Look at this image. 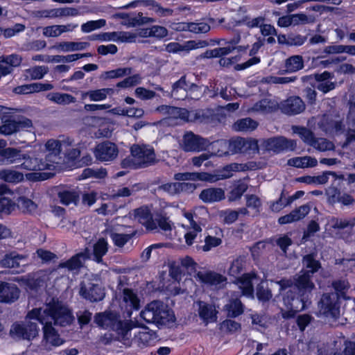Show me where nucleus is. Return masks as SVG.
Listing matches in <instances>:
<instances>
[{"label":"nucleus","mask_w":355,"mask_h":355,"mask_svg":"<svg viewBox=\"0 0 355 355\" xmlns=\"http://www.w3.org/2000/svg\"><path fill=\"white\" fill-rule=\"evenodd\" d=\"M246 264V256L239 255L234 259L230 264L228 270L230 276L237 277L245 269Z\"/></svg>","instance_id":"e433bc0d"},{"label":"nucleus","mask_w":355,"mask_h":355,"mask_svg":"<svg viewBox=\"0 0 355 355\" xmlns=\"http://www.w3.org/2000/svg\"><path fill=\"white\" fill-rule=\"evenodd\" d=\"M245 309L240 297H231L223 306V311L227 318H236L243 314Z\"/></svg>","instance_id":"f3484780"},{"label":"nucleus","mask_w":355,"mask_h":355,"mask_svg":"<svg viewBox=\"0 0 355 355\" xmlns=\"http://www.w3.org/2000/svg\"><path fill=\"white\" fill-rule=\"evenodd\" d=\"M25 324L15 322L12 325L10 331L12 336H15L28 340H33L38 335V323L44 324L45 319L41 309L34 308L28 312Z\"/></svg>","instance_id":"f03ea898"},{"label":"nucleus","mask_w":355,"mask_h":355,"mask_svg":"<svg viewBox=\"0 0 355 355\" xmlns=\"http://www.w3.org/2000/svg\"><path fill=\"white\" fill-rule=\"evenodd\" d=\"M89 45L87 42H62L58 47L62 51H81Z\"/></svg>","instance_id":"79ce46f5"},{"label":"nucleus","mask_w":355,"mask_h":355,"mask_svg":"<svg viewBox=\"0 0 355 355\" xmlns=\"http://www.w3.org/2000/svg\"><path fill=\"white\" fill-rule=\"evenodd\" d=\"M140 6L148 8L160 17L171 16L173 13V9L162 7L155 0H141Z\"/></svg>","instance_id":"393cba45"},{"label":"nucleus","mask_w":355,"mask_h":355,"mask_svg":"<svg viewBox=\"0 0 355 355\" xmlns=\"http://www.w3.org/2000/svg\"><path fill=\"white\" fill-rule=\"evenodd\" d=\"M198 277L202 283L210 286H217L227 281V278L223 275L211 270L198 272Z\"/></svg>","instance_id":"5701e85b"},{"label":"nucleus","mask_w":355,"mask_h":355,"mask_svg":"<svg viewBox=\"0 0 355 355\" xmlns=\"http://www.w3.org/2000/svg\"><path fill=\"white\" fill-rule=\"evenodd\" d=\"M1 123L0 134L6 136L17 133L33 125L32 121L30 119L22 117L21 119L16 120L12 115H3L1 117Z\"/></svg>","instance_id":"423d86ee"},{"label":"nucleus","mask_w":355,"mask_h":355,"mask_svg":"<svg viewBox=\"0 0 355 355\" xmlns=\"http://www.w3.org/2000/svg\"><path fill=\"white\" fill-rule=\"evenodd\" d=\"M0 59L1 60V62H3L5 64L7 65V67H10L12 69L19 66L21 63V58L15 53L8 55L0 56Z\"/></svg>","instance_id":"5fc2aeb1"},{"label":"nucleus","mask_w":355,"mask_h":355,"mask_svg":"<svg viewBox=\"0 0 355 355\" xmlns=\"http://www.w3.org/2000/svg\"><path fill=\"white\" fill-rule=\"evenodd\" d=\"M131 345L135 343L138 347L144 349L154 345L157 340L156 331L150 330L146 327H143L131 338Z\"/></svg>","instance_id":"f8f14e48"},{"label":"nucleus","mask_w":355,"mask_h":355,"mask_svg":"<svg viewBox=\"0 0 355 355\" xmlns=\"http://www.w3.org/2000/svg\"><path fill=\"white\" fill-rule=\"evenodd\" d=\"M264 19L262 17H257L250 19L248 16H244L237 21V25H246L250 28L261 27Z\"/></svg>","instance_id":"3c124183"},{"label":"nucleus","mask_w":355,"mask_h":355,"mask_svg":"<svg viewBox=\"0 0 355 355\" xmlns=\"http://www.w3.org/2000/svg\"><path fill=\"white\" fill-rule=\"evenodd\" d=\"M318 308L321 314L336 318L340 315V301L333 292L324 293L318 302Z\"/></svg>","instance_id":"0eeeda50"},{"label":"nucleus","mask_w":355,"mask_h":355,"mask_svg":"<svg viewBox=\"0 0 355 355\" xmlns=\"http://www.w3.org/2000/svg\"><path fill=\"white\" fill-rule=\"evenodd\" d=\"M248 189V184L243 180H239L233 185L231 190L228 192V200L230 202H234L241 199Z\"/></svg>","instance_id":"f704fd0d"},{"label":"nucleus","mask_w":355,"mask_h":355,"mask_svg":"<svg viewBox=\"0 0 355 355\" xmlns=\"http://www.w3.org/2000/svg\"><path fill=\"white\" fill-rule=\"evenodd\" d=\"M20 290L18 286L12 283L0 281V302L12 303L19 297Z\"/></svg>","instance_id":"2eb2a0df"},{"label":"nucleus","mask_w":355,"mask_h":355,"mask_svg":"<svg viewBox=\"0 0 355 355\" xmlns=\"http://www.w3.org/2000/svg\"><path fill=\"white\" fill-rule=\"evenodd\" d=\"M193 181H202L209 183L217 182V178H215L214 174L208 172H192Z\"/></svg>","instance_id":"864d4df0"},{"label":"nucleus","mask_w":355,"mask_h":355,"mask_svg":"<svg viewBox=\"0 0 355 355\" xmlns=\"http://www.w3.org/2000/svg\"><path fill=\"white\" fill-rule=\"evenodd\" d=\"M108 246L106 239L100 238L97 240L93 246V259L94 261L98 263H103V257L107 254Z\"/></svg>","instance_id":"cd10ccee"},{"label":"nucleus","mask_w":355,"mask_h":355,"mask_svg":"<svg viewBox=\"0 0 355 355\" xmlns=\"http://www.w3.org/2000/svg\"><path fill=\"white\" fill-rule=\"evenodd\" d=\"M131 68H117L116 69L110 70L105 72L106 78L110 79L122 78L125 76L130 74Z\"/></svg>","instance_id":"052dcab7"},{"label":"nucleus","mask_w":355,"mask_h":355,"mask_svg":"<svg viewBox=\"0 0 355 355\" xmlns=\"http://www.w3.org/2000/svg\"><path fill=\"white\" fill-rule=\"evenodd\" d=\"M58 197L60 199V202L66 206L73 202L76 203L78 199V196L76 194V193L69 190L58 191Z\"/></svg>","instance_id":"37998d69"},{"label":"nucleus","mask_w":355,"mask_h":355,"mask_svg":"<svg viewBox=\"0 0 355 355\" xmlns=\"http://www.w3.org/2000/svg\"><path fill=\"white\" fill-rule=\"evenodd\" d=\"M257 277V275L254 272L243 273L241 276L237 277V282L243 286L252 285L253 279Z\"/></svg>","instance_id":"69168bd1"},{"label":"nucleus","mask_w":355,"mask_h":355,"mask_svg":"<svg viewBox=\"0 0 355 355\" xmlns=\"http://www.w3.org/2000/svg\"><path fill=\"white\" fill-rule=\"evenodd\" d=\"M182 142V149L185 152H200L207 147L206 140L192 132L184 134Z\"/></svg>","instance_id":"4468645a"},{"label":"nucleus","mask_w":355,"mask_h":355,"mask_svg":"<svg viewBox=\"0 0 355 355\" xmlns=\"http://www.w3.org/2000/svg\"><path fill=\"white\" fill-rule=\"evenodd\" d=\"M205 245L200 247L204 252H209L212 248H216L221 245L223 241L220 238L207 235L204 239Z\"/></svg>","instance_id":"8fccbe9b"},{"label":"nucleus","mask_w":355,"mask_h":355,"mask_svg":"<svg viewBox=\"0 0 355 355\" xmlns=\"http://www.w3.org/2000/svg\"><path fill=\"white\" fill-rule=\"evenodd\" d=\"M47 99L59 105H67L74 103L76 98L69 94L51 92L46 95Z\"/></svg>","instance_id":"58836bf2"},{"label":"nucleus","mask_w":355,"mask_h":355,"mask_svg":"<svg viewBox=\"0 0 355 355\" xmlns=\"http://www.w3.org/2000/svg\"><path fill=\"white\" fill-rule=\"evenodd\" d=\"M285 67L288 72H296L304 67V60L302 55H295L287 58Z\"/></svg>","instance_id":"a19ab883"},{"label":"nucleus","mask_w":355,"mask_h":355,"mask_svg":"<svg viewBox=\"0 0 355 355\" xmlns=\"http://www.w3.org/2000/svg\"><path fill=\"white\" fill-rule=\"evenodd\" d=\"M21 161H23L20 164L21 168L27 171L37 170L36 159H33L29 155L22 153Z\"/></svg>","instance_id":"13d9d810"},{"label":"nucleus","mask_w":355,"mask_h":355,"mask_svg":"<svg viewBox=\"0 0 355 355\" xmlns=\"http://www.w3.org/2000/svg\"><path fill=\"white\" fill-rule=\"evenodd\" d=\"M23 256L15 252L6 254L1 260V266L3 268H19V261L23 259Z\"/></svg>","instance_id":"4c0bfd02"},{"label":"nucleus","mask_w":355,"mask_h":355,"mask_svg":"<svg viewBox=\"0 0 355 355\" xmlns=\"http://www.w3.org/2000/svg\"><path fill=\"white\" fill-rule=\"evenodd\" d=\"M305 110V104L299 96H291L282 105V111L288 115H295Z\"/></svg>","instance_id":"a211bd4d"},{"label":"nucleus","mask_w":355,"mask_h":355,"mask_svg":"<svg viewBox=\"0 0 355 355\" xmlns=\"http://www.w3.org/2000/svg\"><path fill=\"white\" fill-rule=\"evenodd\" d=\"M282 300L285 307V309H281L282 318L286 320L292 319L298 312L307 307L309 294L290 288L283 295Z\"/></svg>","instance_id":"7ed1b4c3"},{"label":"nucleus","mask_w":355,"mask_h":355,"mask_svg":"<svg viewBox=\"0 0 355 355\" xmlns=\"http://www.w3.org/2000/svg\"><path fill=\"white\" fill-rule=\"evenodd\" d=\"M258 142L254 139L238 137L230 141L229 150L232 153H251L258 150Z\"/></svg>","instance_id":"ddd939ff"},{"label":"nucleus","mask_w":355,"mask_h":355,"mask_svg":"<svg viewBox=\"0 0 355 355\" xmlns=\"http://www.w3.org/2000/svg\"><path fill=\"white\" fill-rule=\"evenodd\" d=\"M134 236L135 233L119 234L112 232L110 234V238L112 239L114 245L119 248L123 247Z\"/></svg>","instance_id":"a18cd8bd"},{"label":"nucleus","mask_w":355,"mask_h":355,"mask_svg":"<svg viewBox=\"0 0 355 355\" xmlns=\"http://www.w3.org/2000/svg\"><path fill=\"white\" fill-rule=\"evenodd\" d=\"M92 56L90 53H76V54H70L67 55H58V59H55L56 62H71L76 61L78 59L83 58H88Z\"/></svg>","instance_id":"bf43d9fd"},{"label":"nucleus","mask_w":355,"mask_h":355,"mask_svg":"<svg viewBox=\"0 0 355 355\" xmlns=\"http://www.w3.org/2000/svg\"><path fill=\"white\" fill-rule=\"evenodd\" d=\"M135 95L141 100H150L156 96V92L145 87H139L135 89Z\"/></svg>","instance_id":"680f3d73"},{"label":"nucleus","mask_w":355,"mask_h":355,"mask_svg":"<svg viewBox=\"0 0 355 355\" xmlns=\"http://www.w3.org/2000/svg\"><path fill=\"white\" fill-rule=\"evenodd\" d=\"M198 305V315L203 322L208 323L216 321L218 311L213 304L200 301Z\"/></svg>","instance_id":"4be33fe9"},{"label":"nucleus","mask_w":355,"mask_h":355,"mask_svg":"<svg viewBox=\"0 0 355 355\" xmlns=\"http://www.w3.org/2000/svg\"><path fill=\"white\" fill-rule=\"evenodd\" d=\"M199 198L205 203L220 202L225 198V191L221 188H207L202 190Z\"/></svg>","instance_id":"aec40b11"},{"label":"nucleus","mask_w":355,"mask_h":355,"mask_svg":"<svg viewBox=\"0 0 355 355\" xmlns=\"http://www.w3.org/2000/svg\"><path fill=\"white\" fill-rule=\"evenodd\" d=\"M105 24L106 21L104 19L88 21L86 23L82 24L81 31L83 33H90L94 30L103 27L105 26Z\"/></svg>","instance_id":"09e8293b"},{"label":"nucleus","mask_w":355,"mask_h":355,"mask_svg":"<svg viewBox=\"0 0 355 355\" xmlns=\"http://www.w3.org/2000/svg\"><path fill=\"white\" fill-rule=\"evenodd\" d=\"M26 73L31 79L39 80L44 76L46 71L44 67L38 66L27 69Z\"/></svg>","instance_id":"0e129e2a"},{"label":"nucleus","mask_w":355,"mask_h":355,"mask_svg":"<svg viewBox=\"0 0 355 355\" xmlns=\"http://www.w3.org/2000/svg\"><path fill=\"white\" fill-rule=\"evenodd\" d=\"M24 179V174L21 172L10 168L0 170V180L5 182L17 184L22 182Z\"/></svg>","instance_id":"7c9ffc66"},{"label":"nucleus","mask_w":355,"mask_h":355,"mask_svg":"<svg viewBox=\"0 0 355 355\" xmlns=\"http://www.w3.org/2000/svg\"><path fill=\"white\" fill-rule=\"evenodd\" d=\"M130 153L139 167H145L155 162V153L153 148H148L146 145H132L130 148Z\"/></svg>","instance_id":"6e6552de"},{"label":"nucleus","mask_w":355,"mask_h":355,"mask_svg":"<svg viewBox=\"0 0 355 355\" xmlns=\"http://www.w3.org/2000/svg\"><path fill=\"white\" fill-rule=\"evenodd\" d=\"M154 220L157 223V227H159L162 230L165 232L171 230V222L166 215L157 214Z\"/></svg>","instance_id":"4d7b16f0"},{"label":"nucleus","mask_w":355,"mask_h":355,"mask_svg":"<svg viewBox=\"0 0 355 355\" xmlns=\"http://www.w3.org/2000/svg\"><path fill=\"white\" fill-rule=\"evenodd\" d=\"M141 317L146 323L159 327L171 320V311L162 301L154 300L146 306L141 312Z\"/></svg>","instance_id":"20e7f679"},{"label":"nucleus","mask_w":355,"mask_h":355,"mask_svg":"<svg viewBox=\"0 0 355 355\" xmlns=\"http://www.w3.org/2000/svg\"><path fill=\"white\" fill-rule=\"evenodd\" d=\"M94 322L101 329L114 331L115 339L126 347L131 346L130 331L135 324L130 320H121L120 313L111 309L96 313Z\"/></svg>","instance_id":"f257e3e1"},{"label":"nucleus","mask_w":355,"mask_h":355,"mask_svg":"<svg viewBox=\"0 0 355 355\" xmlns=\"http://www.w3.org/2000/svg\"><path fill=\"white\" fill-rule=\"evenodd\" d=\"M141 82V77L139 74H134L124 78L123 80L116 84V87L118 88H129L139 85Z\"/></svg>","instance_id":"de8ad7c7"},{"label":"nucleus","mask_w":355,"mask_h":355,"mask_svg":"<svg viewBox=\"0 0 355 355\" xmlns=\"http://www.w3.org/2000/svg\"><path fill=\"white\" fill-rule=\"evenodd\" d=\"M117 146L110 141H105L98 144L94 150L97 160L100 162L113 161L118 155Z\"/></svg>","instance_id":"9b49d317"},{"label":"nucleus","mask_w":355,"mask_h":355,"mask_svg":"<svg viewBox=\"0 0 355 355\" xmlns=\"http://www.w3.org/2000/svg\"><path fill=\"white\" fill-rule=\"evenodd\" d=\"M44 313L51 317L55 325L65 327L70 324L74 318L71 310L63 306L58 300L53 299L44 310Z\"/></svg>","instance_id":"39448f33"},{"label":"nucleus","mask_w":355,"mask_h":355,"mask_svg":"<svg viewBox=\"0 0 355 355\" xmlns=\"http://www.w3.org/2000/svg\"><path fill=\"white\" fill-rule=\"evenodd\" d=\"M302 274L295 279V286L293 289L297 291H304V293H310L315 287L313 282L311 280L313 275L304 270L301 271Z\"/></svg>","instance_id":"412c9836"},{"label":"nucleus","mask_w":355,"mask_h":355,"mask_svg":"<svg viewBox=\"0 0 355 355\" xmlns=\"http://www.w3.org/2000/svg\"><path fill=\"white\" fill-rule=\"evenodd\" d=\"M266 148L275 153L284 151H293L296 148L297 143L295 140L287 139L284 137H274L267 139L264 141Z\"/></svg>","instance_id":"9d476101"},{"label":"nucleus","mask_w":355,"mask_h":355,"mask_svg":"<svg viewBox=\"0 0 355 355\" xmlns=\"http://www.w3.org/2000/svg\"><path fill=\"white\" fill-rule=\"evenodd\" d=\"M288 164L299 168L315 167L318 164V160L310 156L297 157L288 160Z\"/></svg>","instance_id":"c756f323"},{"label":"nucleus","mask_w":355,"mask_h":355,"mask_svg":"<svg viewBox=\"0 0 355 355\" xmlns=\"http://www.w3.org/2000/svg\"><path fill=\"white\" fill-rule=\"evenodd\" d=\"M332 288L334 289V295L336 298L340 300H349L350 297L347 295L348 291L350 288L349 283L347 280L338 279L335 280L331 284Z\"/></svg>","instance_id":"c85d7f7f"},{"label":"nucleus","mask_w":355,"mask_h":355,"mask_svg":"<svg viewBox=\"0 0 355 355\" xmlns=\"http://www.w3.org/2000/svg\"><path fill=\"white\" fill-rule=\"evenodd\" d=\"M259 123L255 120L250 118H243L238 119L233 124V129L239 132H252L254 130Z\"/></svg>","instance_id":"72a5a7b5"},{"label":"nucleus","mask_w":355,"mask_h":355,"mask_svg":"<svg viewBox=\"0 0 355 355\" xmlns=\"http://www.w3.org/2000/svg\"><path fill=\"white\" fill-rule=\"evenodd\" d=\"M87 94L92 101H101L106 99V94L103 89L89 90Z\"/></svg>","instance_id":"774afa93"},{"label":"nucleus","mask_w":355,"mask_h":355,"mask_svg":"<svg viewBox=\"0 0 355 355\" xmlns=\"http://www.w3.org/2000/svg\"><path fill=\"white\" fill-rule=\"evenodd\" d=\"M257 298L259 302H268L272 297V292L264 286L263 282L259 283L256 288Z\"/></svg>","instance_id":"49530a36"},{"label":"nucleus","mask_w":355,"mask_h":355,"mask_svg":"<svg viewBox=\"0 0 355 355\" xmlns=\"http://www.w3.org/2000/svg\"><path fill=\"white\" fill-rule=\"evenodd\" d=\"M15 208V203L9 198L0 196V215H10Z\"/></svg>","instance_id":"c03bdc74"},{"label":"nucleus","mask_w":355,"mask_h":355,"mask_svg":"<svg viewBox=\"0 0 355 355\" xmlns=\"http://www.w3.org/2000/svg\"><path fill=\"white\" fill-rule=\"evenodd\" d=\"M315 257V253L311 252L305 254L302 257V264L308 269L305 271L309 272L311 275H313L317 272L322 267L320 261L317 260Z\"/></svg>","instance_id":"2f4dec72"},{"label":"nucleus","mask_w":355,"mask_h":355,"mask_svg":"<svg viewBox=\"0 0 355 355\" xmlns=\"http://www.w3.org/2000/svg\"><path fill=\"white\" fill-rule=\"evenodd\" d=\"M126 19L128 24L133 27L156 21L155 18L144 17L141 12L128 14L126 15Z\"/></svg>","instance_id":"c9c22d12"},{"label":"nucleus","mask_w":355,"mask_h":355,"mask_svg":"<svg viewBox=\"0 0 355 355\" xmlns=\"http://www.w3.org/2000/svg\"><path fill=\"white\" fill-rule=\"evenodd\" d=\"M292 130L295 134L299 135L304 143L311 146L316 143L314 133L308 128L301 125H293Z\"/></svg>","instance_id":"473e14b6"},{"label":"nucleus","mask_w":355,"mask_h":355,"mask_svg":"<svg viewBox=\"0 0 355 355\" xmlns=\"http://www.w3.org/2000/svg\"><path fill=\"white\" fill-rule=\"evenodd\" d=\"M120 306L123 315L128 318L132 316L134 311H139L140 309V299L133 289L129 288H123Z\"/></svg>","instance_id":"1a4fd4ad"},{"label":"nucleus","mask_w":355,"mask_h":355,"mask_svg":"<svg viewBox=\"0 0 355 355\" xmlns=\"http://www.w3.org/2000/svg\"><path fill=\"white\" fill-rule=\"evenodd\" d=\"M236 168V166H233V164L226 165L222 169L214 173L215 178H217V181L230 178L233 175V172Z\"/></svg>","instance_id":"603ef678"},{"label":"nucleus","mask_w":355,"mask_h":355,"mask_svg":"<svg viewBox=\"0 0 355 355\" xmlns=\"http://www.w3.org/2000/svg\"><path fill=\"white\" fill-rule=\"evenodd\" d=\"M152 37L157 40H162L168 36V31L166 28L162 26L154 25L151 26Z\"/></svg>","instance_id":"e2e57ef3"},{"label":"nucleus","mask_w":355,"mask_h":355,"mask_svg":"<svg viewBox=\"0 0 355 355\" xmlns=\"http://www.w3.org/2000/svg\"><path fill=\"white\" fill-rule=\"evenodd\" d=\"M324 128L327 132H343L345 125L341 121L330 120L325 123Z\"/></svg>","instance_id":"6e6d98bb"},{"label":"nucleus","mask_w":355,"mask_h":355,"mask_svg":"<svg viewBox=\"0 0 355 355\" xmlns=\"http://www.w3.org/2000/svg\"><path fill=\"white\" fill-rule=\"evenodd\" d=\"M307 40L306 36L301 35L300 34H289L288 46H302L305 43Z\"/></svg>","instance_id":"338daca9"},{"label":"nucleus","mask_w":355,"mask_h":355,"mask_svg":"<svg viewBox=\"0 0 355 355\" xmlns=\"http://www.w3.org/2000/svg\"><path fill=\"white\" fill-rule=\"evenodd\" d=\"M17 207L24 214H33L37 209V205L25 196L18 198Z\"/></svg>","instance_id":"ea45409f"},{"label":"nucleus","mask_w":355,"mask_h":355,"mask_svg":"<svg viewBox=\"0 0 355 355\" xmlns=\"http://www.w3.org/2000/svg\"><path fill=\"white\" fill-rule=\"evenodd\" d=\"M43 331L44 339L53 346L58 347L63 344L64 340L60 338L59 334L51 323H46L43 327Z\"/></svg>","instance_id":"bb28decb"},{"label":"nucleus","mask_w":355,"mask_h":355,"mask_svg":"<svg viewBox=\"0 0 355 355\" xmlns=\"http://www.w3.org/2000/svg\"><path fill=\"white\" fill-rule=\"evenodd\" d=\"M86 254L78 252L73 255L65 261L59 263L58 268H67L69 271H73L80 269L83 266V259L86 258Z\"/></svg>","instance_id":"b1692460"},{"label":"nucleus","mask_w":355,"mask_h":355,"mask_svg":"<svg viewBox=\"0 0 355 355\" xmlns=\"http://www.w3.org/2000/svg\"><path fill=\"white\" fill-rule=\"evenodd\" d=\"M22 152L15 148L8 147L0 152V164H10L21 162Z\"/></svg>","instance_id":"a878e982"},{"label":"nucleus","mask_w":355,"mask_h":355,"mask_svg":"<svg viewBox=\"0 0 355 355\" xmlns=\"http://www.w3.org/2000/svg\"><path fill=\"white\" fill-rule=\"evenodd\" d=\"M135 216L147 230H154L157 229V223L155 222L153 214L148 207H141L135 209Z\"/></svg>","instance_id":"6ab92c4d"},{"label":"nucleus","mask_w":355,"mask_h":355,"mask_svg":"<svg viewBox=\"0 0 355 355\" xmlns=\"http://www.w3.org/2000/svg\"><path fill=\"white\" fill-rule=\"evenodd\" d=\"M80 295L82 297L91 302L101 301L105 297V292L98 284H90L87 288L85 284H80Z\"/></svg>","instance_id":"dca6fc26"}]
</instances>
